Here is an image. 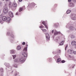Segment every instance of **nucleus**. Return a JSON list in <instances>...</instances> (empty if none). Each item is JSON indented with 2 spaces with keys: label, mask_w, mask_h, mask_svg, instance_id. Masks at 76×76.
Returning <instances> with one entry per match:
<instances>
[{
  "label": "nucleus",
  "mask_w": 76,
  "mask_h": 76,
  "mask_svg": "<svg viewBox=\"0 0 76 76\" xmlns=\"http://www.w3.org/2000/svg\"><path fill=\"white\" fill-rule=\"evenodd\" d=\"M70 12H71V11L70 10H68L66 11V13L67 14H69V13H70Z\"/></svg>",
  "instance_id": "412c9836"
},
{
  "label": "nucleus",
  "mask_w": 76,
  "mask_h": 76,
  "mask_svg": "<svg viewBox=\"0 0 76 76\" xmlns=\"http://www.w3.org/2000/svg\"><path fill=\"white\" fill-rule=\"evenodd\" d=\"M27 47L25 48L23 50L24 52H27Z\"/></svg>",
  "instance_id": "a211bd4d"
},
{
  "label": "nucleus",
  "mask_w": 76,
  "mask_h": 76,
  "mask_svg": "<svg viewBox=\"0 0 76 76\" xmlns=\"http://www.w3.org/2000/svg\"><path fill=\"white\" fill-rule=\"evenodd\" d=\"M14 67H15L16 68H17V67H18L16 65H15V66L14 65Z\"/></svg>",
  "instance_id": "f704fd0d"
},
{
  "label": "nucleus",
  "mask_w": 76,
  "mask_h": 76,
  "mask_svg": "<svg viewBox=\"0 0 76 76\" xmlns=\"http://www.w3.org/2000/svg\"><path fill=\"white\" fill-rule=\"evenodd\" d=\"M15 50H10V54H15Z\"/></svg>",
  "instance_id": "4468645a"
},
{
  "label": "nucleus",
  "mask_w": 76,
  "mask_h": 76,
  "mask_svg": "<svg viewBox=\"0 0 76 76\" xmlns=\"http://www.w3.org/2000/svg\"><path fill=\"white\" fill-rule=\"evenodd\" d=\"M17 75L18 74H17V72H16L15 74V76H17Z\"/></svg>",
  "instance_id": "e433bc0d"
},
{
  "label": "nucleus",
  "mask_w": 76,
  "mask_h": 76,
  "mask_svg": "<svg viewBox=\"0 0 76 76\" xmlns=\"http://www.w3.org/2000/svg\"><path fill=\"white\" fill-rule=\"evenodd\" d=\"M9 15L11 17V18H13V14L12 12L10 11L9 12Z\"/></svg>",
  "instance_id": "0eeeda50"
},
{
  "label": "nucleus",
  "mask_w": 76,
  "mask_h": 76,
  "mask_svg": "<svg viewBox=\"0 0 76 76\" xmlns=\"http://www.w3.org/2000/svg\"><path fill=\"white\" fill-rule=\"evenodd\" d=\"M19 1L21 2L22 1V0H18Z\"/></svg>",
  "instance_id": "ea45409f"
},
{
  "label": "nucleus",
  "mask_w": 76,
  "mask_h": 76,
  "mask_svg": "<svg viewBox=\"0 0 76 76\" xmlns=\"http://www.w3.org/2000/svg\"><path fill=\"white\" fill-rule=\"evenodd\" d=\"M68 1L69 2H70V1H72V0H68Z\"/></svg>",
  "instance_id": "4c0bfd02"
},
{
  "label": "nucleus",
  "mask_w": 76,
  "mask_h": 76,
  "mask_svg": "<svg viewBox=\"0 0 76 76\" xmlns=\"http://www.w3.org/2000/svg\"><path fill=\"white\" fill-rule=\"evenodd\" d=\"M19 61L20 62H23L25 61V58L23 57H21L19 58Z\"/></svg>",
  "instance_id": "f03ea898"
},
{
  "label": "nucleus",
  "mask_w": 76,
  "mask_h": 76,
  "mask_svg": "<svg viewBox=\"0 0 76 76\" xmlns=\"http://www.w3.org/2000/svg\"><path fill=\"white\" fill-rule=\"evenodd\" d=\"M75 16V15H74V14L72 13L71 14V15L70 16V18H72L73 17V16Z\"/></svg>",
  "instance_id": "aec40b11"
},
{
  "label": "nucleus",
  "mask_w": 76,
  "mask_h": 76,
  "mask_svg": "<svg viewBox=\"0 0 76 76\" xmlns=\"http://www.w3.org/2000/svg\"><path fill=\"white\" fill-rule=\"evenodd\" d=\"M23 10V8H20L19 9V12H21V11Z\"/></svg>",
  "instance_id": "a878e982"
},
{
  "label": "nucleus",
  "mask_w": 76,
  "mask_h": 76,
  "mask_svg": "<svg viewBox=\"0 0 76 76\" xmlns=\"http://www.w3.org/2000/svg\"><path fill=\"white\" fill-rule=\"evenodd\" d=\"M42 23L44 25L46 28L48 29V26H47V25H46V24H45V22L44 21L43 22H42Z\"/></svg>",
  "instance_id": "9d476101"
},
{
  "label": "nucleus",
  "mask_w": 76,
  "mask_h": 76,
  "mask_svg": "<svg viewBox=\"0 0 76 76\" xmlns=\"http://www.w3.org/2000/svg\"><path fill=\"white\" fill-rule=\"evenodd\" d=\"M9 7H11L12 6V3L11 2H10L9 4Z\"/></svg>",
  "instance_id": "6ab92c4d"
},
{
  "label": "nucleus",
  "mask_w": 76,
  "mask_h": 76,
  "mask_svg": "<svg viewBox=\"0 0 76 76\" xmlns=\"http://www.w3.org/2000/svg\"><path fill=\"white\" fill-rule=\"evenodd\" d=\"M6 1H8V0H6Z\"/></svg>",
  "instance_id": "a18cd8bd"
},
{
  "label": "nucleus",
  "mask_w": 76,
  "mask_h": 76,
  "mask_svg": "<svg viewBox=\"0 0 76 76\" xmlns=\"http://www.w3.org/2000/svg\"><path fill=\"white\" fill-rule=\"evenodd\" d=\"M22 55L24 57H27V52H23V53Z\"/></svg>",
  "instance_id": "39448f33"
},
{
  "label": "nucleus",
  "mask_w": 76,
  "mask_h": 76,
  "mask_svg": "<svg viewBox=\"0 0 76 76\" xmlns=\"http://www.w3.org/2000/svg\"><path fill=\"white\" fill-rule=\"evenodd\" d=\"M61 34V33L60 32H57L56 31V30H55L54 32V34L55 35H57V34Z\"/></svg>",
  "instance_id": "9b49d317"
},
{
  "label": "nucleus",
  "mask_w": 76,
  "mask_h": 76,
  "mask_svg": "<svg viewBox=\"0 0 76 76\" xmlns=\"http://www.w3.org/2000/svg\"><path fill=\"white\" fill-rule=\"evenodd\" d=\"M3 1H4V0H2Z\"/></svg>",
  "instance_id": "49530a36"
},
{
  "label": "nucleus",
  "mask_w": 76,
  "mask_h": 76,
  "mask_svg": "<svg viewBox=\"0 0 76 76\" xmlns=\"http://www.w3.org/2000/svg\"><path fill=\"white\" fill-rule=\"evenodd\" d=\"M69 29L71 31H73L75 30H76V28H75L73 26H71L70 27Z\"/></svg>",
  "instance_id": "7ed1b4c3"
},
{
  "label": "nucleus",
  "mask_w": 76,
  "mask_h": 76,
  "mask_svg": "<svg viewBox=\"0 0 76 76\" xmlns=\"http://www.w3.org/2000/svg\"><path fill=\"white\" fill-rule=\"evenodd\" d=\"M70 5L71 7H73L74 6V4H73V3H72L70 4Z\"/></svg>",
  "instance_id": "4be33fe9"
},
{
  "label": "nucleus",
  "mask_w": 76,
  "mask_h": 76,
  "mask_svg": "<svg viewBox=\"0 0 76 76\" xmlns=\"http://www.w3.org/2000/svg\"><path fill=\"white\" fill-rule=\"evenodd\" d=\"M41 30L42 31H43V32H46L47 31V30L43 28Z\"/></svg>",
  "instance_id": "5701e85b"
},
{
  "label": "nucleus",
  "mask_w": 76,
  "mask_h": 76,
  "mask_svg": "<svg viewBox=\"0 0 76 76\" xmlns=\"http://www.w3.org/2000/svg\"><path fill=\"white\" fill-rule=\"evenodd\" d=\"M71 38H75V36L73 35L71 36Z\"/></svg>",
  "instance_id": "c85d7f7f"
},
{
  "label": "nucleus",
  "mask_w": 76,
  "mask_h": 76,
  "mask_svg": "<svg viewBox=\"0 0 76 76\" xmlns=\"http://www.w3.org/2000/svg\"><path fill=\"white\" fill-rule=\"evenodd\" d=\"M52 33H54V30H53L52 31Z\"/></svg>",
  "instance_id": "58836bf2"
},
{
  "label": "nucleus",
  "mask_w": 76,
  "mask_h": 76,
  "mask_svg": "<svg viewBox=\"0 0 76 76\" xmlns=\"http://www.w3.org/2000/svg\"><path fill=\"white\" fill-rule=\"evenodd\" d=\"M18 13H16V15H18Z\"/></svg>",
  "instance_id": "37998d69"
},
{
  "label": "nucleus",
  "mask_w": 76,
  "mask_h": 76,
  "mask_svg": "<svg viewBox=\"0 0 76 76\" xmlns=\"http://www.w3.org/2000/svg\"><path fill=\"white\" fill-rule=\"evenodd\" d=\"M71 18L72 20H76V17H75V16H74L72 17H71Z\"/></svg>",
  "instance_id": "dca6fc26"
},
{
  "label": "nucleus",
  "mask_w": 76,
  "mask_h": 76,
  "mask_svg": "<svg viewBox=\"0 0 76 76\" xmlns=\"http://www.w3.org/2000/svg\"><path fill=\"white\" fill-rule=\"evenodd\" d=\"M13 57V59H15V58L16 57V55H15L12 56Z\"/></svg>",
  "instance_id": "393cba45"
},
{
  "label": "nucleus",
  "mask_w": 76,
  "mask_h": 76,
  "mask_svg": "<svg viewBox=\"0 0 76 76\" xmlns=\"http://www.w3.org/2000/svg\"><path fill=\"white\" fill-rule=\"evenodd\" d=\"M0 22L1 23V24H3V22L2 21V20H1V19H0Z\"/></svg>",
  "instance_id": "cd10ccee"
},
{
  "label": "nucleus",
  "mask_w": 76,
  "mask_h": 76,
  "mask_svg": "<svg viewBox=\"0 0 76 76\" xmlns=\"http://www.w3.org/2000/svg\"><path fill=\"white\" fill-rule=\"evenodd\" d=\"M60 60H61V59L60 58H58L57 59V62H60Z\"/></svg>",
  "instance_id": "b1692460"
},
{
  "label": "nucleus",
  "mask_w": 76,
  "mask_h": 76,
  "mask_svg": "<svg viewBox=\"0 0 76 76\" xmlns=\"http://www.w3.org/2000/svg\"><path fill=\"white\" fill-rule=\"evenodd\" d=\"M61 62L62 63H64L65 62V61L63 60L61 61Z\"/></svg>",
  "instance_id": "72a5a7b5"
},
{
  "label": "nucleus",
  "mask_w": 76,
  "mask_h": 76,
  "mask_svg": "<svg viewBox=\"0 0 76 76\" xmlns=\"http://www.w3.org/2000/svg\"><path fill=\"white\" fill-rule=\"evenodd\" d=\"M18 61V59H15L14 60V62H17V61Z\"/></svg>",
  "instance_id": "bb28decb"
},
{
  "label": "nucleus",
  "mask_w": 76,
  "mask_h": 76,
  "mask_svg": "<svg viewBox=\"0 0 76 76\" xmlns=\"http://www.w3.org/2000/svg\"><path fill=\"white\" fill-rule=\"evenodd\" d=\"M1 72H3V69H1Z\"/></svg>",
  "instance_id": "a19ab883"
},
{
  "label": "nucleus",
  "mask_w": 76,
  "mask_h": 76,
  "mask_svg": "<svg viewBox=\"0 0 76 76\" xmlns=\"http://www.w3.org/2000/svg\"><path fill=\"white\" fill-rule=\"evenodd\" d=\"M68 47V46L67 45H66L65 47V50H66V49L67 48V47Z\"/></svg>",
  "instance_id": "473e14b6"
},
{
  "label": "nucleus",
  "mask_w": 76,
  "mask_h": 76,
  "mask_svg": "<svg viewBox=\"0 0 76 76\" xmlns=\"http://www.w3.org/2000/svg\"><path fill=\"white\" fill-rule=\"evenodd\" d=\"M58 53H60V50H59L58 52Z\"/></svg>",
  "instance_id": "79ce46f5"
},
{
  "label": "nucleus",
  "mask_w": 76,
  "mask_h": 76,
  "mask_svg": "<svg viewBox=\"0 0 76 76\" xmlns=\"http://www.w3.org/2000/svg\"><path fill=\"white\" fill-rule=\"evenodd\" d=\"M10 17H7V18L6 20H7V21H10Z\"/></svg>",
  "instance_id": "f3484780"
},
{
  "label": "nucleus",
  "mask_w": 76,
  "mask_h": 76,
  "mask_svg": "<svg viewBox=\"0 0 76 76\" xmlns=\"http://www.w3.org/2000/svg\"><path fill=\"white\" fill-rule=\"evenodd\" d=\"M44 27L42 26H41L39 27L40 28H43Z\"/></svg>",
  "instance_id": "c756f323"
},
{
  "label": "nucleus",
  "mask_w": 76,
  "mask_h": 76,
  "mask_svg": "<svg viewBox=\"0 0 76 76\" xmlns=\"http://www.w3.org/2000/svg\"><path fill=\"white\" fill-rule=\"evenodd\" d=\"M3 11L4 13H7V12H8V9L7 8H5Z\"/></svg>",
  "instance_id": "20e7f679"
},
{
  "label": "nucleus",
  "mask_w": 76,
  "mask_h": 76,
  "mask_svg": "<svg viewBox=\"0 0 76 76\" xmlns=\"http://www.w3.org/2000/svg\"><path fill=\"white\" fill-rule=\"evenodd\" d=\"M64 41H62L60 43H59V44L60 45H63L64 44Z\"/></svg>",
  "instance_id": "2eb2a0df"
},
{
  "label": "nucleus",
  "mask_w": 76,
  "mask_h": 76,
  "mask_svg": "<svg viewBox=\"0 0 76 76\" xmlns=\"http://www.w3.org/2000/svg\"><path fill=\"white\" fill-rule=\"evenodd\" d=\"M68 53L69 54H72L73 53V50H68Z\"/></svg>",
  "instance_id": "423d86ee"
},
{
  "label": "nucleus",
  "mask_w": 76,
  "mask_h": 76,
  "mask_svg": "<svg viewBox=\"0 0 76 76\" xmlns=\"http://www.w3.org/2000/svg\"><path fill=\"white\" fill-rule=\"evenodd\" d=\"M8 64H7V65Z\"/></svg>",
  "instance_id": "de8ad7c7"
},
{
  "label": "nucleus",
  "mask_w": 76,
  "mask_h": 76,
  "mask_svg": "<svg viewBox=\"0 0 76 76\" xmlns=\"http://www.w3.org/2000/svg\"><path fill=\"white\" fill-rule=\"evenodd\" d=\"M46 37L47 39L50 40V35H49V34H46Z\"/></svg>",
  "instance_id": "6e6552de"
},
{
  "label": "nucleus",
  "mask_w": 76,
  "mask_h": 76,
  "mask_svg": "<svg viewBox=\"0 0 76 76\" xmlns=\"http://www.w3.org/2000/svg\"><path fill=\"white\" fill-rule=\"evenodd\" d=\"M27 46H28V45H27Z\"/></svg>",
  "instance_id": "09e8293b"
},
{
  "label": "nucleus",
  "mask_w": 76,
  "mask_h": 76,
  "mask_svg": "<svg viewBox=\"0 0 76 76\" xmlns=\"http://www.w3.org/2000/svg\"><path fill=\"white\" fill-rule=\"evenodd\" d=\"M74 1H76V0H74Z\"/></svg>",
  "instance_id": "c03bdc74"
},
{
  "label": "nucleus",
  "mask_w": 76,
  "mask_h": 76,
  "mask_svg": "<svg viewBox=\"0 0 76 76\" xmlns=\"http://www.w3.org/2000/svg\"><path fill=\"white\" fill-rule=\"evenodd\" d=\"M71 44L72 45H75L76 44V42L75 41H73L71 42Z\"/></svg>",
  "instance_id": "1a4fd4ad"
},
{
  "label": "nucleus",
  "mask_w": 76,
  "mask_h": 76,
  "mask_svg": "<svg viewBox=\"0 0 76 76\" xmlns=\"http://www.w3.org/2000/svg\"><path fill=\"white\" fill-rule=\"evenodd\" d=\"M74 54H76V51H73V53Z\"/></svg>",
  "instance_id": "2f4dec72"
},
{
  "label": "nucleus",
  "mask_w": 76,
  "mask_h": 76,
  "mask_svg": "<svg viewBox=\"0 0 76 76\" xmlns=\"http://www.w3.org/2000/svg\"><path fill=\"white\" fill-rule=\"evenodd\" d=\"M23 45H25V42H23L22 43Z\"/></svg>",
  "instance_id": "c9c22d12"
},
{
  "label": "nucleus",
  "mask_w": 76,
  "mask_h": 76,
  "mask_svg": "<svg viewBox=\"0 0 76 76\" xmlns=\"http://www.w3.org/2000/svg\"><path fill=\"white\" fill-rule=\"evenodd\" d=\"M0 18H2V20H4V21H5L6 20L7 18L6 16H3V14H2L1 15H0Z\"/></svg>",
  "instance_id": "f257e3e1"
},
{
  "label": "nucleus",
  "mask_w": 76,
  "mask_h": 76,
  "mask_svg": "<svg viewBox=\"0 0 76 76\" xmlns=\"http://www.w3.org/2000/svg\"><path fill=\"white\" fill-rule=\"evenodd\" d=\"M12 6L14 7H17V4L15 3H14L12 4Z\"/></svg>",
  "instance_id": "ddd939ff"
},
{
  "label": "nucleus",
  "mask_w": 76,
  "mask_h": 76,
  "mask_svg": "<svg viewBox=\"0 0 76 76\" xmlns=\"http://www.w3.org/2000/svg\"><path fill=\"white\" fill-rule=\"evenodd\" d=\"M21 49V47L20 46H18L17 48V50H20Z\"/></svg>",
  "instance_id": "f8f14e48"
},
{
  "label": "nucleus",
  "mask_w": 76,
  "mask_h": 76,
  "mask_svg": "<svg viewBox=\"0 0 76 76\" xmlns=\"http://www.w3.org/2000/svg\"><path fill=\"white\" fill-rule=\"evenodd\" d=\"M2 2H0V6H2Z\"/></svg>",
  "instance_id": "7c9ffc66"
}]
</instances>
